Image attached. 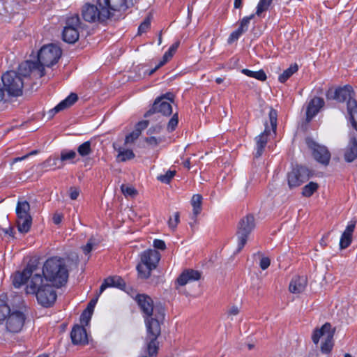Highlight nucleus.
Listing matches in <instances>:
<instances>
[{"instance_id": "f257e3e1", "label": "nucleus", "mask_w": 357, "mask_h": 357, "mask_svg": "<svg viewBox=\"0 0 357 357\" xmlns=\"http://www.w3.org/2000/svg\"><path fill=\"white\" fill-rule=\"evenodd\" d=\"M137 301L144 319L146 328V349L150 357L155 356L158 349L157 339L160 334V321L164 319V309L154 306L151 297L141 294L137 296Z\"/></svg>"}, {"instance_id": "f03ea898", "label": "nucleus", "mask_w": 357, "mask_h": 357, "mask_svg": "<svg viewBox=\"0 0 357 357\" xmlns=\"http://www.w3.org/2000/svg\"><path fill=\"white\" fill-rule=\"evenodd\" d=\"M61 56V48L54 45H44L38 53V62L25 61L19 65L20 72L23 75H33L40 78L45 75V66L50 67L56 63Z\"/></svg>"}, {"instance_id": "7ed1b4c3", "label": "nucleus", "mask_w": 357, "mask_h": 357, "mask_svg": "<svg viewBox=\"0 0 357 357\" xmlns=\"http://www.w3.org/2000/svg\"><path fill=\"white\" fill-rule=\"evenodd\" d=\"M69 265V257H51L46 260L40 273L46 281L59 287L67 282Z\"/></svg>"}, {"instance_id": "20e7f679", "label": "nucleus", "mask_w": 357, "mask_h": 357, "mask_svg": "<svg viewBox=\"0 0 357 357\" xmlns=\"http://www.w3.org/2000/svg\"><path fill=\"white\" fill-rule=\"evenodd\" d=\"M52 283L46 281L43 275H35L25 288L26 294L36 297L38 303L43 307H50L56 299V294Z\"/></svg>"}, {"instance_id": "39448f33", "label": "nucleus", "mask_w": 357, "mask_h": 357, "mask_svg": "<svg viewBox=\"0 0 357 357\" xmlns=\"http://www.w3.org/2000/svg\"><path fill=\"white\" fill-rule=\"evenodd\" d=\"M26 315L22 308L11 310L6 303L0 304V324H4L7 331L19 333L22 331Z\"/></svg>"}, {"instance_id": "423d86ee", "label": "nucleus", "mask_w": 357, "mask_h": 357, "mask_svg": "<svg viewBox=\"0 0 357 357\" xmlns=\"http://www.w3.org/2000/svg\"><path fill=\"white\" fill-rule=\"evenodd\" d=\"M354 92L351 86L346 85L337 89L335 91H329L328 98H333L339 102H347V111L352 126L357 130V101L354 98Z\"/></svg>"}, {"instance_id": "0eeeda50", "label": "nucleus", "mask_w": 357, "mask_h": 357, "mask_svg": "<svg viewBox=\"0 0 357 357\" xmlns=\"http://www.w3.org/2000/svg\"><path fill=\"white\" fill-rule=\"evenodd\" d=\"M28 77H33V75H23L19 69L17 72L13 70L6 72L1 77L4 89L9 96H21L24 85V79Z\"/></svg>"}, {"instance_id": "6e6552de", "label": "nucleus", "mask_w": 357, "mask_h": 357, "mask_svg": "<svg viewBox=\"0 0 357 357\" xmlns=\"http://www.w3.org/2000/svg\"><path fill=\"white\" fill-rule=\"evenodd\" d=\"M141 261L137 266V271L140 278L147 279L151 276L160 259V254L155 250L149 249L140 255Z\"/></svg>"}, {"instance_id": "1a4fd4ad", "label": "nucleus", "mask_w": 357, "mask_h": 357, "mask_svg": "<svg viewBox=\"0 0 357 357\" xmlns=\"http://www.w3.org/2000/svg\"><path fill=\"white\" fill-rule=\"evenodd\" d=\"M270 126L266 123L265 129L263 132L256 137V157L262 155L264 149L266 145L268 137L271 135H275L277 128V112L273 109H271L269 114Z\"/></svg>"}, {"instance_id": "9d476101", "label": "nucleus", "mask_w": 357, "mask_h": 357, "mask_svg": "<svg viewBox=\"0 0 357 357\" xmlns=\"http://www.w3.org/2000/svg\"><path fill=\"white\" fill-rule=\"evenodd\" d=\"M83 19L88 22H104L110 18L109 13L104 6L85 3L81 10Z\"/></svg>"}, {"instance_id": "9b49d317", "label": "nucleus", "mask_w": 357, "mask_h": 357, "mask_svg": "<svg viewBox=\"0 0 357 357\" xmlns=\"http://www.w3.org/2000/svg\"><path fill=\"white\" fill-rule=\"evenodd\" d=\"M255 227V218L248 214L239 221L237 228V252H240L246 244L249 235Z\"/></svg>"}, {"instance_id": "f8f14e48", "label": "nucleus", "mask_w": 357, "mask_h": 357, "mask_svg": "<svg viewBox=\"0 0 357 357\" xmlns=\"http://www.w3.org/2000/svg\"><path fill=\"white\" fill-rule=\"evenodd\" d=\"M333 334L334 331L331 328V325L326 323L320 329L314 331L312 337V341L317 344L319 340L321 339V351L324 354H328L331 351L333 346Z\"/></svg>"}, {"instance_id": "ddd939ff", "label": "nucleus", "mask_w": 357, "mask_h": 357, "mask_svg": "<svg viewBox=\"0 0 357 357\" xmlns=\"http://www.w3.org/2000/svg\"><path fill=\"white\" fill-rule=\"evenodd\" d=\"M174 95L172 93H167L166 94L158 98L153 104L152 108L147 112L145 116L149 117L151 115L154 118L159 117V114L162 116H169L172 112V107L171 102L173 101Z\"/></svg>"}, {"instance_id": "4468645a", "label": "nucleus", "mask_w": 357, "mask_h": 357, "mask_svg": "<svg viewBox=\"0 0 357 357\" xmlns=\"http://www.w3.org/2000/svg\"><path fill=\"white\" fill-rule=\"evenodd\" d=\"M17 225L20 233H27L32 224V218L29 213L30 205L25 200L18 201L16 206Z\"/></svg>"}, {"instance_id": "2eb2a0df", "label": "nucleus", "mask_w": 357, "mask_h": 357, "mask_svg": "<svg viewBox=\"0 0 357 357\" xmlns=\"http://www.w3.org/2000/svg\"><path fill=\"white\" fill-rule=\"evenodd\" d=\"M35 275H41L40 270L28 265L22 271L16 272L12 275L13 284L16 288H20L24 284L26 287Z\"/></svg>"}, {"instance_id": "dca6fc26", "label": "nucleus", "mask_w": 357, "mask_h": 357, "mask_svg": "<svg viewBox=\"0 0 357 357\" xmlns=\"http://www.w3.org/2000/svg\"><path fill=\"white\" fill-rule=\"evenodd\" d=\"M99 6H104L109 13V17L115 16L116 13L126 11L128 8L132 6L134 3L132 0H98Z\"/></svg>"}, {"instance_id": "f3484780", "label": "nucleus", "mask_w": 357, "mask_h": 357, "mask_svg": "<svg viewBox=\"0 0 357 357\" xmlns=\"http://www.w3.org/2000/svg\"><path fill=\"white\" fill-rule=\"evenodd\" d=\"M310 178V172L305 167L293 169L287 175L288 185L290 188L300 186Z\"/></svg>"}, {"instance_id": "a211bd4d", "label": "nucleus", "mask_w": 357, "mask_h": 357, "mask_svg": "<svg viewBox=\"0 0 357 357\" xmlns=\"http://www.w3.org/2000/svg\"><path fill=\"white\" fill-rule=\"evenodd\" d=\"M307 144L312 150V155L317 162L325 165L328 164L331 159V153L325 146L319 144L310 139L307 141Z\"/></svg>"}, {"instance_id": "6ab92c4d", "label": "nucleus", "mask_w": 357, "mask_h": 357, "mask_svg": "<svg viewBox=\"0 0 357 357\" xmlns=\"http://www.w3.org/2000/svg\"><path fill=\"white\" fill-rule=\"evenodd\" d=\"M70 338L73 344L84 345L88 343V335L84 327L75 325L72 328Z\"/></svg>"}, {"instance_id": "aec40b11", "label": "nucleus", "mask_w": 357, "mask_h": 357, "mask_svg": "<svg viewBox=\"0 0 357 357\" xmlns=\"http://www.w3.org/2000/svg\"><path fill=\"white\" fill-rule=\"evenodd\" d=\"M324 105V100L318 97L313 98L307 104L306 109V120L310 121Z\"/></svg>"}, {"instance_id": "412c9836", "label": "nucleus", "mask_w": 357, "mask_h": 357, "mask_svg": "<svg viewBox=\"0 0 357 357\" xmlns=\"http://www.w3.org/2000/svg\"><path fill=\"white\" fill-rule=\"evenodd\" d=\"M116 287L119 289H124L126 283L124 280L119 276H110L104 280L100 289L99 294H101L107 288Z\"/></svg>"}, {"instance_id": "4be33fe9", "label": "nucleus", "mask_w": 357, "mask_h": 357, "mask_svg": "<svg viewBox=\"0 0 357 357\" xmlns=\"http://www.w3.org/2000/svg\"><path fill=\"white\" fill-rule=\"evenodd\" d=\"M201 274L199 271L192 269L184 271L178 278L177 284L180 286H184L189 282L199 280Z\"/></svg>"}, {"instance_id": "5701e85b", "label": "nucleus", "mask_w": 357, "mask_h": 357, "mask_svg": "<svg viewBox=\"0 0 357 357\" xmlns=\"http://www.w3.org/2000/svg\"><path fill=\"white\" fill-rule=\"evenodd\" d=\"M307 285V278L304 276L294 277L289 284V291L293 294L303 292Z\"/></svg>"}, {"instance_id": "b1692460", "label": "nucleus", "mask_w": 357, "mask_h": 357, "mask_svg": "<svg viewBox=\"0 0 357 357\" xmlns=\"http://www.w3.org/2000/svg\"><path fill=\"white\" fill-rule=\"evenodd\" d=\"M77 100V96L75 93H70L67 98L61 101L55 106L50 112L57 113L72 106Z\"/></svg>"}, {"instance_id": "393cba45", "label": "nucleus", "mask_w": 357, "mask_h": 357, "mask_svg": "<svg viewBox=\"0 0 357 357\" xmlns=\"http://www.w3.org/2000/svg\"><path fill=\"white\" fill-rule=\"evenodd\" d=\"M79 38V29L77 28H72L65 26L63 31V39L68 43H74Z\"/></svg>"}, {"instance_id": "a878e982", "label": "nucleus", "mask_w": 357, "mask_h": 357, "mask_svg": "<svg viewBox=\"0 0 357 357\" xmlns=\"http://www.w3.org/2000/svg\"><path fill=\"white\" fill-rule=\"evenodd\" d=\"M357 157V142L353 139H351L344 152V158L347 162H352Z\"/></svg>"}, {"instance_id": "bb28decb", "label": "nucleus", "mask_w": 357, "mask_h": 357, "mask_svg": "<svg viewBox=\"0 0 357 357\" xmlns=\"http://www.w3.org/2000/svg\"><path fill=\"white\" fill-rule=\"evenodd\" d=\"M203 197L199 194H195L192 196L190 203L192 206V212L195 218L202 211Z\"/></svg>"}, {"instance_id": "cd10ccee", "label": "nucleus", "mask_w": 357, "mask_h": 357, "mask_svg": "<svg viewBox=\"0 0 357 357\" xmlns=\"http://www.w3.org/2000/svg\"><path fill=\"white\" fill-rule=\"evenodd\" d=\"M76 155H77V153L73 150H69V151L63 150L61 153L60 158L52 159V160H53L52 165H56L58 164V162L61 163L62 162L67 161V160L71 161L76 157Z\"/></svg>"}, {"instance_id": "c85d7f7f", "label": "nucleus", "mask_w": 357, "mask_h": 357, "mask_svg": "<svg viewBox=\"0 0 357 357\" xmlns=\"http://www.w3.org/2000/svg\"><path fill=\"white\" fill-rule=\"evenodd\" d=\"M298 70V66L296 63L291 64L287 69L280 74L278 77V80L281 83H284L290 77H291Z\"/></svg>"}, {"instance_id": "c756f323", "label": "nucleus", "mask_w": 357, "mask_h": 357, "mask_svg": "<svg viewBox=\"0 0 357 357\" xmlns=\"http://www.w3.org/2000/svg\"><path fill=\"white\" fill-rule=\"evenodd\" d=\"M134 157L135 154L131 149L119 148L118 150L117 159L121 162H126L134 158Z\"/></svg>"}, {"instance_id": "7c9ffc66", "label": "nucleus", "mask_w": 357, "mask_h": 357, "mask_svg": "<svg viewBox=\"0 0 357 357\" xmlns=\"http://www.w3.org/2000/svg\"><path fill=\"white\" fill-rule=\"evenodd\" d=\"M242 73L250 77H253L260 81H264L266 79V75L262 70L252 71L248 69H243Z\"/></svg>"}, {"instance_id": "2f4dec72", "label": "nucleus", "mask_w": 357, "mask_h": 357, "mask_svg": "<svg viewBox=\"0 0 357 357\" xmlns=\"http://www.w3.org/2000/svg\"><path fill=\"white\" fill-rule=\"evenodd\" d=\"M77 153L81 157L89 156L92 153L91 142L86 141L77 147Z\"/></svg>"}, {"instance_id": "473e14b6", "label": "nucleus", "mask_w": 357, "mask_h": 357, "mask_svg": "<svg viewBox=\"0 0 357 357\" xmlns=\"http://www.w3.org/2000/svg\"><path fill=\"white\" fill-rule=\"evenodd\" d=\"M318 184L315 182H310L308 184L305 185L302 191V195L304 197H309L312 196L314 192H316L318 189Z\"/></svg>"}, {"instance_id": "72a5a7b5", "label": "nucleus", "mask_w": 357, "mask_h": 357, "mask_svg": "<svg viewBox=\"0 0 357 357\" xmlns=\"http://www.w3.org/2000/svg\"><path fill=\"white\" fill-rule=\"evenodd\" d=\"M66 26L77 28L79 29L80 27V20L79 16L77 15H73L69 17L66 20Z\"/></svg>"}, {"instance_id": "f704fd0d", "label": "nucleus", "mask_w": 357, "mask_h": 357, "mask_svg": "<svg viewBox=\"0 0 357 357\" xmlns=\"http://www.w3.org/2000/svg\"><path fill=\"white\" fill-rule=\"evenodd\" d=\"M172 55L170 52H166L163 55L162 60L155 67V68L151 70L149 72H145L148 75H152L158 68L163 66L165 63H167L171 58Z\"/></svg>"}, {"instance_id": "c9c22d12", "label": "nucleus", "mask_w": 357, "mask_h": 357, "mask_svg": "<svg viewBox=\"0 0 357 357\" xmlns=\"http://www.w3.org/2000/svg\"><path fill=\"white\" fill-rule=\"evenodd\" d=\"M172 55L170 52H166L163 55L162 60L155 67V68L151 70L149 72H145L148 75H152L158 68L163 66L165 63H167L171 58Z\"/></svg>"}, {"instance_id": "e433bc0d", "label": "nucleus", "mask_w": 357, "mask_h": 357, "mask_svg": "<svg viewBox=\"0 0 357 357\" xmlns=\"http://www.w3.org/2000/svg\"><path fill=\"white\" fill-rule=\"evenodd\" d=\"M121 189L126 197H132L137 195V190L132 186L122 185Z\"/></svg>"}, {"instance_id": "4c0bfd02", "label": "nucleus", "mask_w": 357, "mask_h": 357, "mask_svg": "<svg viewBox=\"0 0 357 357\" xmlns=\"http://www.w3.org/2000/svg\"><path fill=\"white\" fill-rule=\"evenodd\" d=\"M175 171L169 170L165 174L158 176V179L162 183H169L175 175Z\"/></svg>"}, {"instance_id": "58836bf2", "label": "nucleus", "mask_w": 357, "mask_h": 357, "mask_svg": "<svg viewBox=\"0 0 357 357\" xmlns=\"http://www.w3.org/2000/svg\"><path fill=\"white\" fill-rule=\"evenodd\" d=\"M351 236L342 233L340 241V248L342 249L347 248L351 244Z\"/></svg>"}, {"instance_id": "ea45409f", "label": "nucleus", "mask_w": 357, "mask_h": 357, "mask_svg": "<svg viewBox=\"0 0 357 357\" xmlns=\"http://www.w3.org/2000/svg\"><path fill=\"white\" fill-rule=\"evenodd\" d=\"M179 213L178 212L174 213L173 217L169 218L168 220L169 227L171 229L174 230L179 222Z\"/></svg>"}, {"instance_id": "a19ab883", "label": "nucleus", "mask_w": 357, "mask_h": 357, "mask_svg": "<svg viewBox=\"0 0 357 357\" xmlns=\"http://www.w3.org/2000/svg\"><path fill=\"white\" fill-rule=\"evenodd\" d=\"M96 242L95 239H93L92 238H90L88 241L86 245L82 248L83 252L86 255H88L91 252V250L96 247Z\"/></svg>"}, {"instance_id": "79ce46f5", "label": "nucleus", "mask_w": 357, "mask_h": 357, "mask_svg": "<svg viewBox=\"0 0 357 357\" xmlns=\"http://www.w3.org/2000/svg\"><path fill=\"white\" fill-rule=\"evenodd\" d=\"M150 25H151L150 19L149 17H147L139 26L138 33L139 34H142V33L146 32L150 27Z\"/></svg>"}, {"instance_id": "37998d69", "label": "nucleus", "mask_w": 357, "mask_h": 357, "mask_svg": "<svg viewBox=\"0 0 357 357\" xmlns=\"http://www.w3.org/2000/svg\"><path fill=\"white\" fill-rule=\"evenodd\" d=\"M178 115H177V114H175L173 115V116L169 121V123L167 125L168 130L171 132V131H173L174 130H175L176 127L178 125Z\"/></svg>"}, {"instance_id": "c03bdc74", "label": "nucleus", "mask_w": 357, "mask_h": 357, "mask_svg": "<svg viewBox=\"0 0 357 357\" xmlns=\"http://www.w3.org/2000/svg\"><path fill=\"white\" fill-rule=\"evenodd\" d=\"M91 312L84 310L80 317L81 323L87 325L91 320Z\"/></svg>"}, {"instance_id": "a18cd8bd", "label": "nucleus", "mask_w": 357, "mask_h": 357, "mask_svg": "<svg viewBox=\"0 0 357 357\" xmlns=\"http://www.w3.org/2000/svg\"><path fill=\"white\" fill-rule=\"evenodd\" d=\"M254 16L255 14H252L249 16L244 17L240 22V26L247 31L248 29L250 22L254 17Z\"/></svg>"}, {"instance_id": "49530a36", "label": "nucleus", "mask_w": 357, "mask_h": 357, "mask_svg": "<svg viewBox=\"0 0 357 357\" xmlns=\"http://www.w3.org/2000/svg\"><path fill=\"white\" fill-rule=\"evenodd\" d=\"M254 16L255 14H252L249 16L244 17L240 22V26L247 31L248 29L250 22L254 17Z\"/></svg>"}, {"instance_id": "de8ad7c7", "label": "nucleus", "mask_w": 357, "mask_h": 357, "mask_svg": "<svg viewBox=\"0 0 357 357\" xmlns=\"http://www.w3.org/2000/svg\"><path fill=\"white\" fill-rule=\"evenodd\" d=\"M100 295V294H99V293H98V295L96 296V297H95L94 298H93L90 301V302L88 303L86 310H87L93 314L94 307L98 302Z\"/></svg>"}, {"instance_id": "09e8293b", "label": "nucleus", "mask_w": 357, "mask_h": 357, "mask_svg": "<svg viewBox=\"0 0 357 357\" xmlns=\"http://www.w3.org/2000/svg\"><path fill=\"white\" fill-rule=\"evenodd\" d=\"M355 227H356V222L355 221H350L345 230L344 231L343 233L347 234V235H350V236H352V234L354 231V229H355Z\"/></svg>"}, {"instance_id": "8fccbe9b", "label": "nucleus", "mask_w": 357, "mask_h": 357, "mask_svg": "<svg viewBox=\"0 0 357 357\" xmlns=\"http://www.w3.org/2000/svg\"><path fill=\"white\" fill-rule=\"evenodd\" d=\"M355 227H356V222L355 221H350L345 230L344 231L343 233L347 234V235H350V236H352V234L354 231V229H355Z\"/></svg>"}, {"instance_id": "3c124183", "label": "nucleus", "mask_w": 357, "mask_h": 357, "mask_svg": "<svg viewBox=\"0 0 357 357\" xmlns=\"http://www.w3.org/2000/svg\"><path fill=\"white\" fill-rule=\"evenodd\" d=\"M270 264H271L270 259L267 257H263L260 260L259 266L262 270H266V268H268V266H270Z\"/></svg>"}, {"instance_id": "603ef678", "label": "nucleus", "mask_w": 357, "mask_h": 357, "mask_svg": "<svg viewBox=\"0 0 357 357\" xmlns=\"http://www.w3.org/2000/svg\"><path fill=\"white\" fill-rule=\"evenodd\" d=\"M68 192H69V196L72 200L77 199L79 195V189L77 188H75V187L70 188Z\"/></svg>"}, {"instance_id": "864d4df0", "label": "nucleus", "mask_w": 357, "mask_h": 357, "mask_svg": "<svg viewBox=\"0 0 357 357\" xmlns=\"http://www.w3.org/2000/svg\"><path fill=\"white\" fill-rule=\"evenodd\" d=\"M227 313L229 317H231V319H232V317L236 316L239 313V308L238 306L233 305L228 309Z\"/></svg>"}, {"instance_id": "5fc2aeb1", "label": "nucleus", "mask_w": 357, "mask_h": 357, "mask_svg": "<svg viewBox=\"0 0 357 357\" xmlns=\"http://www.w3.org/2000/svg\"><path fill=\"white\" fill-rule=\"evenodd\" d=\"M154 248L160 250H165L166 248L165 243L162 240L155 239L153 241Z\"/></svg>"}, {"instance_id": "6e6d98bb", "label": "nucleus", "mask_w": 357, "mask_h": 357, "mask_svg": "<svg viewBox=\"0 0 357 357\" xmlns=\"http://www.w3.org/2000/svg\"><path fill=\"white\" fill-rule=\"evenodd\" d=\"M241 36L236 31H233L228 38L227 42L229 44H231L237 40Z\"/></svg>"}, {"instance_id": "4d7b16f0", "label": "nucleus", "mask_w": 357, "mask_h": 357, "mask_svg": "<svg viewBox=\"0 0 357 357\" xmlns=\"http://www.w3.org/2000/svg\"><path fill=\"white\" fill-rule=\"evenodd\" d=\"M63 219V215L59 213H55L53 216V222L56 225H59Z\"/></svg>"}, {"instance_id": "13d9d810", "label": "nucleus", "mask_w": 357, "mask_h": 357, "mask_svg": "<svg viewBox=\"0 0 357 357\" xmlns=\"http://www.w3.org/2000/svg\"><path fill=\"white\" fill-rule=\"evenodd\" d=\"M179 46V42H176L175 43H174L168 50V52H170L171 54L173 56V54L175 53V52L176 51L177 48Z\"/></svg>"}, {"instance_id": "bf43d9fd", "label": "nucleus", "mask_w": 357, "mask_h": 357, "mask_svg": "<svg viewBox=\"0 0 357 357\" xmlns=\"http://www.w3.org/2000/svg\"><path fill=\"white\" fill-rule=\"evenodd\" d=\"M36 153V151H33V152H31L29 154H26L22 157H17V158H15L13 159V163H15V162H17L19 161H22L26 158H27V157L29 155H33V154H35Z\"/></svg>"}, {"instance_id": "052dcab7", "label": "nucleus", "mask_w": 357, "mask_h": 357, "mask_svg": "<svg viewBox=\"0 0 357 357\" xmlns=\"http://www.w3.org/2000/svg\"><path fill=\"white\" fill-rule=\"evenodd\" d=\"M146 142L151 145H157L158 144V141L155 137H148Z\"/></svg>"}, {"instance_id": "680f3d73", "label": "nucleus", "mask_w": 357, "mask_h": 357, "mask_svg": "<svg viewBox=\"0 0 357 357\" xmlns=\"http://www.w3.org/2000/svg\"><path fill=\"white\" fill-rule=\"evenodd\" d=\"M148 126V121H142L138 123L137 130H143Z\"/></svg>"}, {"instance_id": "e2e57ef3", "label": "nucleus", "mask_w": 357, "mask_h": 357, "mask_svg": "<svg viewBox=\"0 0 357 357\" xmlns=\"http://www.w3.org/2000/svg\"><path fill=\"white\" fill-rule=\"evenodd\" d=\"M137 136H138V135L137 134H135V133H132V134L126 136V142L128 143V142H132L135 138H137Z\"/></svg>"}, {"instance_id": "0e129e2a", "label": "nucleus", "mask_w": 357, "mask_h": 357, "mask_svg": "<svg viewBox=\"0 0 357 357\" xmlns=\"http://www.w3.org/2000/svg\"><path fill=\"white\" fill-rule=\"evenodd\" d=\"M243 6V0H234V7L235 8H241Z\"/></svg>"}, {"instance_id": "69168bd1", "label": "nucleus", "mask_w": 357, "mask_h": 357, "mask_svg": "<svg viewBox=\"0 0 357 357\" xmlns=\"http://www.w3.org/2000/svg\"><path fill=\"white\" fill-rule=\"evenodd\" d=\"M236 31L241 36L244 32L246 31V30H245L243 27H241L240 25H239V27L236 30Z\"/></svg>"}, {"instance_id": "338daca9", "label": "nucleus", "mask_w": 357, "mask_h": 357, "mask_svg": "<svg viewBox=\"0 0 357 357\" xmlns=\"http://www.w3.org/2000/svg\"><path fill=\"white\" fill-rule=\"evenodd\" d=\"M183 166L186 167L188 169H190V160H186L183 162Z\"/></svg>"}, {"instance_id": "774afa93", "label": "nucleus", "mask_w": 357, "mask_h": 357, "mask_svg": "<svg viewBox=\"0 0 357 357\" xmlns=\"http://www.w3.org/2000/svg\"><path fill=\"white\" fill-rule=\"evenodd\" d=\"M215 82L218 84H221L223 82V79L221 77H218L215 79Z\"/></svg>"}]
</instances>
